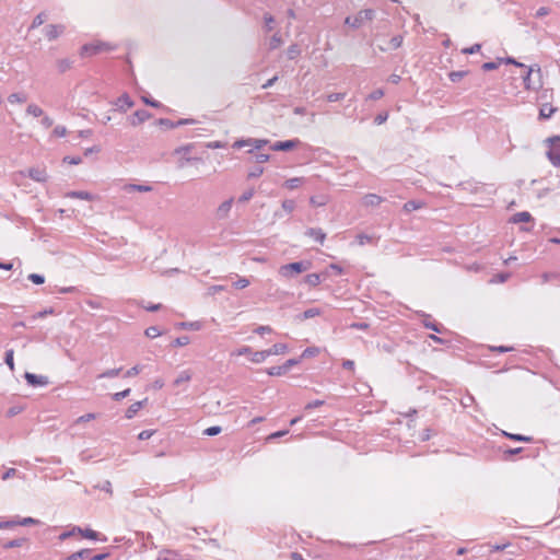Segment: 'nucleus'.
Here are the masks:
<instances>
[{"label":"nucleus","mask_w":560,"mask_h":560,"mask_svg":"<svg viewBox=\"0 0 560 560\" xmlns=\"http://www.w3.org/2000/svg\"><path fill=\"white\" fill-rule=\"evenodd\" d=\"M287 352H288V346L285 343H275L269 349L261 350V351H255L253 353V357L250 358V361L254 363H261L269 355H279V354H284Z\"/></svg>","instance_id":"nucleus-1"},{"label":"nucleus","mask_w":560,"mask_h":560,"mask_svg":"<svg viewBox=\"0 0 560 560\" xmlns=\"http://www.w3.org/2000/svg\"><path fill=\"white\" fill-rule=\"evenodd\" d=\"M375 18V11L372 9H364L358 12L355 16H347L345 24L352 28L361 27L365 22L372 21Z\"/></svg>","instance_id":"nucleus-2"},{"label":"nucleus","mask_w":560,"mask_h":560,"mask_svg":"<svg viewBox=\"0 0 560 560\" xmlns=\"http://www.w3.org/2000/svg\"><path fill=\"white\" fill-rule=\"evenodd\" d=\"M314 116V113L307 112L306 107H294L291 125L295 127H306L313 122Z\"/></svg>","instance_id":"nucleus-3"},{"label":"nucleus","mask_w":560,"mask_h":560,"mask_svg":"<svg viewBox=\"0 0 560 560\" xmlns=\"http://www.w3.org/2000/svg\"><path fill=\"white\" fill-rule=\"evenodd\" d=\"M548 144V151L546 153L550 163L559 167L560 166V136H553L546 140Z\"/></svg>","instance_id":"nucleus-4"},{"label":"nucleus","mask_w":560,"mask_h":560,"mask_svg":"<svg viewBox=\"0 0 560 560\" xmlns=\"http://www.w3.org/2000/svg\"><path fill=\"white\" fill-rule=\"evenodd\" d=\"M311 266L308 261H295L283 265L279 268V275L283 278H292L303 271H306Z\"/></svg>","instance_id":"nucleus-5"},{"label":"nucleus","mask_w":560,"mask_h":560,"mask_svg":"<svg viewBox=\"0 0 560 560\" xmlns=\"http://www.w3.org/2000/svg\"><path fill=\"white\" fill-rule=\"evenodd\" d=\"M112 49H113V47L109 44L98 42L95 44H85L82 47L81 54L84 56H93V55H96V54H100L103 51H109Z\"/></svg>","instance_id":"nucleus-6"},{"label":"nucleus","mask_w":560,"mask_h":560,"mask_svg":"<svg viewBox=\"0 0 560 560\" xmlns=\"http://www.w3.org/2000/svg\"><path fill=\"white\" fill-rule=\"evenodd\" d=\"M269 141L266 139H255V138H248V139H240L236 140L233 143V148L235 149H242L243 147H254L257 150H260L264 148Z\"/></svg>","instance_id":"nucleus-7"},{"label":"nucleus","mask_w":560,"mask_h":560,"mask_svg":"<svg viewBox=\"0 0 560 560\" xmlns=\"http://www.w3.org/2000/svg\"><path fill=\"white\" fill-rule=\"evenodd\" d=\"M24 378L26 380L27 384L33 386V387L46 386L49 383L47 376L37 375V374H34V373H30V372H26L24 374Z\"/></svg>","instance_id":"nucleus-8"},{"label":"nucleus","mask_w":560,"mask_h":560,"mask_svg":"<svg viewBox=\"0 0 560 560\" xmlns=\"http://www.w3.org/2000/svg\"><path fill=\"white\" fill-rule=\"evenodd\" d=\"M299 144H300L299 139L277 141L271 145V150H273V151H290V150L296 148Z\"/></svg>","instance_id":"nucleus-9"},{"label":"nucleus","mask_w":560,"mask_h":560,"mask_svg":"<svg viewBox=\"0 0 560 560\" xmlns=\"http://www.w3.org/2000/svg\"><path fill=\"white\" fill-rule=\"evenodd\" d=\"M45 36L48 40H54L57 37H59L65 32V26L61 24H50L47 25L45 28Z\"/></svg>","instance_id":"nucleus-10"},{"label":"nucleus","mask_w":560,"mask_h":560,"mask_svg":"<svg viewBox=\"0 0 560 560\" xmlns=\"http://www.w3.org/2000/svg\"><path fill=\"white\" fill-rule=\"evenodd\" d=\"M27 175L37 183H45L48 179L45 167H31L27 171Z\"/></svg>","instance_id":"nucleus-11"},{"label":"nucleus","mask_w":560,"mask_h":560,"mask_svg":"<svg viewBox=\"0 0 560 560\" xmlns=\"http://www.w3.org/2000/svg\"><path fill=\"white\" fill-rule=\"evenodd\" d=\"M149 117H150V113L147 109H144V108L138 109L130 117V124L133 126H137V125L145 121Z\"/></svg>","instance_id":"nucleus-12"},{"label":"nucleus","mask_w":560,"mask_h":560,"mask_svg":"<svg viewBox=\"0 0 560 560\" xmlns=\"http://www.w3.org/2000/svg\"><path fill=\"white\" fill-rule=\"evenodd\" d=\"M232 205H233V198H230L229 200H225L224 202H222L218 207V210H217L218 218L225 219L231 211Z\"/></svg>","instance_id":"nucleus-13"},{"label":"nucleus","mask_w":560,"mask_h":560,"mask_svg":"<svg viewBox=\"0 0 560 560\" xmlns=\"http://www.w3.org/2000/svg\"><path fill=\"white\" fill-rule=\"evenodd\" d=\"M383 200L384 199L376 194H368L363 197V205L366 207H377Z\"/></svg>","instance_id":"nucleus-14"},{"label":"nucleus","mask_w":560,"mask_h":560,"mask_svg":"<svg viewBox=\"0 0 560 560\" xmlns=\"http://www.w3.org/2000/svg\"><path fill=\"white\" fill-rule=\"evenodd\" d=\"M305 235L313 237L320 244H323L326 238V234L323 232L322 229L310 228L306 230Z\"/></svg>","instance_id":"nucleus-15"},{"label":"nucleus","mask_w":560,"mask_h":560,"mask_svg":"<svg viewBox=\"0 0 560 560\" xmlns=\"http://www.w3.org/2000/svg\"><path fill=\"white\" fill-rule=\"evenodd\" d=\"M124 190L126 192H132V191L149 192L152 190V187L149 185L127 184L124 186Z\"/></svg>","instance_id":"nucleus-16"},{"label":"nucleus","mask_w":560,"mask_h":560,"mask_svg":"<svg viewBox=\"0 0 560 560\" xmlns=\"http://www.w3.org/2000/svg\"><path fill=\"white\" fill-rule=\"evenodd\" d=\"M195 122H196L195 119H178L176 121H172V120H168V119H161V124L162 125H166L170 128L179 127V126L189 125V124H195Z\"/></svg>","instance_id":"nucleus-17"},{"label":"nucleus","mask_w":560,"mask_h":560,"mask_svg":"<svg viewBox=\"0 0 560 560\" xmlns=\"http://www.w3.org/2000/svg\"><path fill=\"white\" fill-rule=\"evenodd\" d=\"M147 401V399L141 401H136L132 405L129 406V408L126 411V418L131 419L133 418L137 412L143 407V404Z\"/></svg>","instance_id":"nucleus-18"},{"label":"nucleus","mask_w":560,"mask_h":560,"mask_svg":"<svg viewBox=\"0 0 560 560\" xmlns=\"http://www.w3.org/2000/svg\"><path fill=\"white\" fill-rule=\"evenodd\" d=\"M191 377H192V372L190 370H184L174 380V385L179 386L183 383L189 382L191 380Z\"/></svg>","instance_id":"nucleus-19"},{"label":"nucleus","mask_w":560,"mask_h":560,"mask_svg":"<svg viewBox=\"0 0 560 560\" xmlns=\"http://www.w3.org/2000/svg\"><path fill=\"white\" fill-rule=\"evenodd\" d=\"M424 206V203L422 201H419V200H409L407 201L404 207H402V210L406 212V213H409V212H412L415 210H419L421 209L422 207Z\"/></svg>","instance_id":"nucleus-20"},{"label":"nucleus","mask_w":560,"mask_h":560,"mask_svg":"<svg viewBox=\"0 0 560 560\" xmlns=\"http://www.w3.org/2000/svg\"><path fill=\"white\" fill-rule=\"evenodd\" d=\"M532 219L533 218L529 212L522 211V212L515 213L512 217L511 222H513V223L529 222V221H532Z\"/></svg>","instance_id":"nucleus-21"},{"label":"nucleus","mask_w":560,"mask_h":560,"mask_svg":"<svg viewBox=\"0 0 560 560\" xmlns=\"http://www.w3.org/2000/svg\"><path fill=\"white\" fill-rule=\"evenodd\" d=\"M320 314H322V311L319 308L313 307V308H308V310L304 311L302 314L298 315V318L300 320H305V319H310L315 316H318Z\"/></svg>","instance_id":"nucleus-22"},{"label":"nucleus","mask_w":560,"mask_h":560,"mask_svg":"<svg viewBox=\"0 0 560 560\" xmlns=\"http://www.w3.org/2000/svg\"><path fill=\"white\" fill-rule=\"evenodd\" d=\"M402 44V37L401 36H394L389 42H388V47L384 48V47H381V50L383 51H386L388 49H397L401 46Z\"/></svg>","instance_id":"nucleus-23"},{"label":"nucleus","mask_w":560,"mask_h":560,"mask_svg":"<svg viewBox=\"0 0 560 560\" xmlns=\"http://www.w3.org/2000/svg\"><path fill=\"white\" fill-rule=\"evenodd\" d=\"M320 275L318 273H310L304 278V282L310 287H316L320 283Z\"/></svg>","instance_id":"nucleus-24"},{"label":"nucleus","mask_w":560,"mask_h":560,"mask_svg":"<svg viewBox=\"0 0 560 560\" xmlns=\"http://www.w3.org/2000/svg\"><path fill=\"white\" fill-rule=\"evenodd\" d=\"M303 180L304 179L302 177L289 178L285 180L284 186L288 189H296L298 187H300V185L303 183Z\"/></svg>","instance_id":"nucleus-25"},{"label":"nucleus","mask_w":560,"mask_h":560,"mask_svg":"<svg viewBox=\"0 0 560 560\" xmlns=\"http://www.w3.org/2000/svg\"><path fill=\"white\" fill-rule=\"evenodd\" d=\"M46 19H47L46 13L45 12H40L39 14H37L34 18V20H33V22L31 24L30 30H34V28L39 27L46 21Z\"/></svg>","instance_id":"nucleus-26"},{"label":"nucleus","mask_w":560,"mask_h":560,"mask_svg":"<svg viewBox=\"0 0 560 560\" xmlns=\"http://www.w3.org/2000/svg\"><path fill=\"white\" fill-rule=\"evenodd\" d=\"M8 102L10 104L24 103L26 102V96L24 93H12L8 96Z\"/></svg>","instance_id":"nucleus-27"},{"label":"nucleus","mask_w":560,"mask_h":560,"mask_svg":"<svg viewBox=\"0 0 560 560\" xmlns=\"http://www.w3.org/2000/svg\"><path fill=\"white\" fill-rule=\"evenodd\" d=\"M557 110V107H541L539 112L540 119L550 118Z\"/></svg>","instance_id":"nucleus-28"},{"label":"nucleus","mask_w":560,"mask_h":560,"mask_svg":"<svg viewBox=\"0 0 560 560\" xmlns=\"http://www.w3.org/2000/svg\"><path fill=\"white\" fill-rule=\"evenodd\" d=\"M68 197H71V198H79V199H83V200H92V195L89 194L88 191H71L67 195Z\"/></svg>","instance_id":"nucleus-29"},{"label":"nucleus","mask_w":560,"mask_h":560,"mask_svg":"<svg viewBox=\"0 0 560 560\" xmlns=\"http://www.w3.org/2000/svg\"><path fill=\"white\" fill-rule=\"evenodd\" d=\"M90 550L83 549L78 552L72 553L68 557V560H78V559H89Z\"/></svg>","instance_id":"nucleus-30"},{"label":"nucleus","mask_w":560,"mask_h":560,"mask_svg":"<svg viewBox=\"0 0 560 560\" xmlns=\"http://www.w3.org/2000/svg\"><path fill=\"white\" fill-rule=\"evenodd\" d=\"M121 368H118V369H112V370H107L105 372H103L102 374L98 375V378H112V377H116L119 375V373L121 372Z\"/></svg>","instance_id":"nucleus-31"},{"label":"nucleus","mask_w":560,"mask_h":560,"mask_svg":"<svg viewBox=\"0 0 560 560\" xmlns=\"http://www.w3.org/2000/svg\"><path fill=\"white\" fill-rule=\"evenodd\" d=\"M180 327L184 329H190V330H200L202 325L200 322H184L180 323Z\"/></svg>","instance_id":"nucleus-32"},{"label":"nucleus","mask_w":560,"mask_h":560,"mask_svg":"<svg viewBox=\"0 0 560 560\" xmlns=\"http://www.w3.org/2000/svg\"><path fill=\"white\" fill-rule=\"evenodd\" d=\"M384 95V92L382 89H377L373 92H371L366 97H365V101H371V102H375V101H378L382 98V96Z\"/></svg>","instance_id":"nucleus-33"},{"label":"nucleus","mask_w":560,"mask_h":560,"mask_svg":"<svg viewBox=\"0 0 560 560\" xmlns=\"http://www.w3.org/2000/svg\"><path fill=\"white\" fill-rule=\"evenodd\" d=\"M509 439L518 441V442H532L530 436L522 435V434H512V433H504Z\"/></svg>","instance_id":"nucleus-34"},{"label":"nucleus","mask_w":560,"mask_h":560,"mask_svg":"<svg viewBox=\"0 0 560 560\" xmlns=\"http://www.w3.org/2000/svg\"><path fill=\"white\" fill-rule=\"evenodd\" d=\"M301 54V50L298 45H291L287 50V56L289 59H295Z\"/></svg>","instance_id":"nucleus-35"},{"label":"nucleus","mask_w":560,"mask_h":560,"mask_svg":"<svg viewBox=\"0 0 560 560\" xmlns=\"http://www.w3.org/2000/svg\"><path fill=\"white\" fill-rule=\"evenodd\" d=\"M267 373L271 376H280L285 374V368L281 366H272L267 370Z\"/></svg>","instance_id":"nucleus-36"},{"label":"nucleus","mask_w":560,"mask_h":560,"mask_svg":"<svg viewBox=\"0 0 560 560\" xmlns=\"http://www.w3.org/2000/svg\"><path fill=\"white\" fill-rule=\"evenodd\" d=\"M13 350L10 349V350H7L5 352V358H4V362L5 364L10 368L11 371L14 370V360H13Z\"/></svg>","instance_id":"nucleus-37"},{"label":"nucleus","mask_w":560,"mask_h":560,"mask_svg":"<svg viewBox=\"0 0 560 560\" xmlns=\"http://www.w3.org/2000/svg\"><path fill=\"white\" fill-rule=\"evenodd\" d=\"M24 541H25L24 538L12 539V540L5 542L3 547L5 549L21 547L24 544Z\"/></svg>","instance_id":"nucleus-38"},{"label":"nucleus","mask_w":560,"mask_h":560,"mask_svg":"<svg viewBox=\"0 0 560 560\" xmlns=\"http://www.w3.org/2000/svg\"><path fill=\"white\" fill-rule=\"evenodd\" d=\"M115 105H135L133 101L130 98V96L127 93H122L118 102Z\"/></svg>","instance_id":"nucleus-39"},{"label":"nucleus","mask_w":560,"mask_h":560,"mask_svg":"<svg viewBox=\"0 0 560 560\" xmlns=\"http://www.w3.org/2000/svg\"><path fill=\"white\" fill-rule=\"evenodd\" d=\"M282 44V39L278 34L272 35L269 42V49H276Z\"/></svg>","instance_id":"nucleus-40"},{"label":"nucleus","mask_w":560,"mask_h":560,"mask_svg":"<svg viewBox=\"0 0 560 560\" xmlns=\"http://www.w3.org/2000/svg\"><path fill=\"white\" fill-rule=\"evenodd\" d=\"M249 280L244 278V277H240L235 282H233V285L234 288L236 289H245L246 287L249 285Z\"/></svg>","instance_id":"nucleus-41"},{"label":"nucleus","mask_w":560,"mask_h":560,"mask_svg":"<svg viewBox=\"0 0 560 560\" xmlns=\"http://www.w3.org/2000/svg\"><path fill=\"white\" fill-rule=\"evenodd\" d=\"M466 71H453L448 77L452 82H458L466 75Z\"/></svg>","instance_id":"nucleus-42"},{"label":"nucleus","mask_w":560,"mask_h":560,"mask_svg":"<svg viewBox=\"0 0 560 560\" xmlns=\"http://www.w3.org/2000/svg\"><path fill=\"white\" fill-rule=\"evenodd\" d=\"M27 279L35 284H43L45 282V277L38 273H30Z\"/></svg>","instance_id":"nucleus-43"},{"label":"nucleus","mask_w":560,"mask_h":560,"mask_svg":"<svg viewBox=\"0 0 560 560\" xmlns=\"http://www.w3.org/2000/svg\"><path fill=\"white\" fill-rule=\"evenodd\" d=\"M319 352V349L316 348V347H310V348H306L303 352H302V358H311V357H315L317 355Z\"/></svg>","instance_id":"nucleus-44"},{"label":"nucleus","mask_w":560,"mask_h":560,"mask_svg":"<svg viewBox=\"0 0 560 560\" xmlns=\"http://www.w3.org/2000/svg\"><path fill=\"white\" fill-rule=\"evenodd\" d=\"M78 528V533H80L82 536H84L85 538H90V539H95L96 536H97V533L93 529H81L80 527H77Z\"/></svg>","instance_id":"nucleus-45"},{"label":"nucleus","mask_w":560,"mask_h":560,"mask_svg":"<svg viewBox=\"0 0 560 560\" xmlns=\"http://www.w3.org/2000/svg\"><path fill=\"white\" fill-rule=\"evenodd\" d=\"M161 335V331L158 327L155 326H151L149 328L145 329V336L149 337V338H156Z\"/></svg>","instance_id":"nucleus-46"},{"label":"nucleus","mask_w":560,"mask_h":560,"mask_svg":"<svg viewBox=\"0 0 560 560\" xmlns=\"http://www.w3.org/2000/svg\"><path fill=\"white\" fill-rule=\"evenodd\" d=\"M38 523H39V521L35 520L33 517H24V518L18 520V525H21V526L36 525Z\"/></svg>","instance_id":"nucleus-47"},{"label":"nucleus","mask_w":560,"mask_h":560,"mask_svg":"<svg viewBox=\"0 0 560 560\" xmlns=\"http://www.w3.org/2000/svg\"><path fill=\"white\" fill-rule=\"evenodd\" d=\"M141 371H142V366L141 365H135L131 369H129L128 371H126L124 376L125 377H132V376L138 375Z\"/></svg>","instance_id":"nucleus-48"},{"label":"nucleus","mask_w":560,"mask_h":560,"mask_svg":"<svg viewBox=\"0 0 560 560\" xmlns=\"http://www.w3.org/2000/svg\"><path fill=\"white\" fill-rule=\"evenodd\" d=\"M282 209L290 213L295 209V202L291 199H287L282 202Z\"/></svg>","instance_id":"nucleus-49"},{"label":"nucleus","mask_w":560,"mask_h":560,"mask_svg":"<svg viewBox=\"0 0 560 560\" xmlns=\"http://www.w3.org/2000/svg\"><path fill=\"white\" fill-rule=\"evenodd\" d=\"M221 431H222L221 427L214 425V427H210V428L206 429L203 431V434L209 435V436H214V435H218L219 433H221Z\"/></svg>","instance_id":"nucleus-50"},{"label":"nucleus","mask_w":560,"mask_h":560,"mask_svg":"<svg viewBox=\"0 0 560 560\" xmlns=\"http://www.w3.org/2000/svg\"><path fill=\"white\" fill-rule=\"evenodd\" d=\"M189 342H190L189 337L182 336L174 340V346L175 347H184V346H187Z\"/></svg>","instance_id":"nucleus-51"},{"label":"nucleus","mask_w":560,"mask_h":560,"mask_svg":"<svg viewBox=\"0 0 560 560\" xmlns=\"http://www.w3.org/2000/svg\"><path fill=\"white\" fill-rule=\"evenodd\" d=\"M254 197V189H248L238 198V202H247Z\"/></svg>","instance_id":"nucleus-52"},{"label":"nucleus","mask_w":560,"mask_h":560,"mask_svg":"<svg viewBox=\"0 0 560 560\" xmlns=\"http://www.w3.org/2000/svg\"><path fill=\"white\" fill-rule=\"evenodd\" d=\"M481 48V45L480 44H475L472 45L471 47H468V48H464L462 50L463 54L465 55H471V54H476L480 50Z\"/></svg>","instance_id":"nucleus-53"},{"label":"nucleus","mask_w":560,"mask_h":560,"mask_svg":"<svg viewBox=\"0 0 560 560\" xmlns=\"http://www.w3.org/2000/svg\"><path fill=\"white\" fill-rule=\"evenodd\" d=\"M129 394H130V388H127V389H125L122 392L115 393L113 395V399L116 400V401H119V400L126 398L127 396H129Z\"/></svg>","instance_id":"nucleus-54"},{"label":"nucleus","mask_w":560,"mask_h":560,"mask_svg":"<svg viewBox=\"0 0 560 560\" xmlns=\"http://www.w3.org/2000/svg\"><path fill=\"white\" fill-rule=\"evenodd\" d=\"M18 525V520L0 522V529L12 528Z\"/></svg>","instance_id":"nucleus-55"},{"label":"nucleus","mask_w":560,"mask_h":560,"mask_svg":"<svg viewBox=\"0 0 560 560\" xmlns=\"http://www.w3.org/2000/svg\"><path fill=\"white\" fill-rule=\"evenodd\" d=\"M262 173H264V168H262L261 166L254 167V168L248 173V178H256V177H259Z\"/></svg>","instance_id":"nucleus-56"},{"label":"nucleus","mask_w":560,"mask_h":560,"mask_svg":"<svg viewBox=\"0 0 560 560\" xmlns=\"http://www.w3.org/2000/svg\"><path fill=\"white\" fill-rule=\"evenodd\" d=\"M510 275L509 273H498L495 275L492 279H491V282H500V283H503L505 282L508 279H509Z\"/></svg>","instance_id":"nucleus-57"},{"label":"nucleus","mask_w":560,"mask_h":560,"mask_svg":"<svg viewBox=\"0 0 560 560\" xmlns=\"http://www.w3.org/2000/svg\"><path fill=\"white\" fill-rule=\"evenodd\" d=\"M388 118V114L385 112V113H381L378 114L375 119H374V124L375 125H382L383 122H385Z\"/></svg>","instance_id":"nucleus-58"},{"label":"nucleus","mask_w":560,"mask_h":560,"mask_svg":"<svg viewBox=\"0 0 560 560\" xmlns=\"http://www.w3.org/2000/svg\"><path fill=\"white\" fill-rule=\"evenodd\" d=\"M154 431L143 430L139 433L138 439L141 441L149 440L153 435Z\"/></svg>","instance_id":"nucleus-59"},{"label":"nucleus","mask_w":560,"mask_h":560,"mask_svg":"<svg viewBox=\"0 0 560 560\" xmlns=\"http://www.w3.org/2000/svg\"><path fill=\"white\" fill-rule=\"evenodd\" d=\"M96 418L95 413H85L77 419V422H88Z\"/></svg>","instance_id":"nucleus-60"},{"label":"nucleus","mask_w":560,"mask_h":560,"mask_svg":"<svg viewBox=\"0 0 560 560\" xmlns=\"http://www.w3.org/2000/svg\"><path fill=\"white\" fill-rule=\"evenodd\" d=\"M254 331L258 335L270 334L272 328L270 326H258Z\"/></svg>","instance_id":"nucleus-61"},{"label":"nucleus","mask_w":560,"mask_h":560,"mask_svg":"<svg viewBox=\"0 0 560 560\" xmlns=\"http://www.w3.org/2000/svg\"><path fill=\"white\" fill-rule=\"evenodd\" d=\"M253 351H252V348L250 347H247V346H244L242 348H240L235 354L236 355H245V354H252L253 355Z\"/></svg>","instance_id":"nucleus-62"},{"label":"nucleus","mask_w":560,"mask_h":560,"mask_svg":"<svg viewBox=\"0 0 560 560\" xmlns=\"http://www.w3.org/2000/svg\"><path fill=\"white\" fill-rule=\"evenodd\" d=\"M357 240H358V243H359L360 245H364V244H366V243L371 242L372 237H371V236H369V235H366V234H359V235L357 236Z\"/></svg>","instance_id":"nucleus-63"},{"label":"nucleus","mask_w":560,"mask_h":560,"mask_svg":"<svg viewBox=\"0 0 560 560\" xmlns=\"http://www.w3.org/2000/svg\"><path fill=\"white\" fill-rule=\"evenodd\" d=\"M497 68H498V63L493 62V61L485 62L482 65V70L483 71H492V70H495Z\"/></svg>","instance_id":"nucleus-64"}]
</instances>
